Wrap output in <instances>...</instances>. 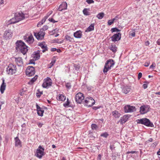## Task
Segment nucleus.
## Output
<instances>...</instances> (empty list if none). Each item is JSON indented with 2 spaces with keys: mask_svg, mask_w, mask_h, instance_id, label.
Here are the masks:
<instances>
[{
  "mask_svg": "<svg viewBox=\"0 0 160 160\" xmlns=\"http://www.w3.org/2000/svg\"><path fill=\"white\" fill-rule=\"evenodd\" d=\"M17 50L25 55L28 51V47L21 40H18L15 43Z\"/></svg>",
  "mask_w": 160,
  "mask_h": 160,
  "instance_id": "1",
  "label": "nucleus"
},
{
  "mask_svg": "<svg viewBox=\"0 0 160 160\" xmlns=\"http://www.w3.org/2000/svg\"><path fill=\"white\" fill-rule=\"evenodd\" d=\"M24 14L22 12H17L15 14L14 17L9 21V22L10 24H14L24 19Z\"/></svg>",
  "mask_w": 160,
  "mask_h": 160,
  "instance_id": "2",
  "label": "nucleus"
},
{
  "mask_svg": "<svg viewBox=\"0 0 160 160\" xmlns=\"http://www.w3.org/2000/svg\"><path fill=\"white\" fill-rule=\"evenodd\" d=\"M137 121L138 123L143 124L148 127H153L154 126L152 122H151L149 119L146 118L138 119L137 120Z\"/></svg>",
  "mask_w": 160,
  "mask_h": 160,
  "instance_id": "3",
  "label": "nucleus"
},
{
  "mask_svg": "<svg viewBox=\"0 0 160 160\" xmlns=\"http://www.w3.org/2000/svg\"><path fill=\"white\" fill-rule=\"evenodd\" d=\"M114 64V61L112 59H109L107 60L105 63L103 72L104 73L107 72L109 69H110L112 67Z\"/></svg>",
  "mask_w": 160,
  "mask_h": 160,
  "instance_id": "4",
  "label": "nucleus"
},
{
  "mask_svg": "<svg viewBox=\"0 0 160 160\" xmlns=\"http://www.w3.org/2000/svg\"><path fill=\"white\" fill-rule=\"evenodd\" d=\"M16 66L13 64H9L7 68V72L10 75H12L15 73L17 71Z\"/></svg>",
  "mask_w": 160,
  "mask_h": 160,
  "instance_id": "5",
  "label": "nucleus"
},
{
  "mask_svg": "<svg viewBox=\"0 0 160 160\" xmlns=\"http://www.w3.org/2000/svg\"><path fill=\"white\" fill-rule=\"evenodd\" d=\"M25 41L30 44H32L34 41V39L32 34L30 33H28L23 37Z\"/></svg>",
  "mask_w": 160,
  "mask_h": 160,
  "instance_id": "6",
  "label": "nucleus"
},
{
  "mask_svg": "<svg viewBox=\"0 0 160 160\" xmlns=\"http://www.w3.org/2000/svg\"><path fill=\"white\" fill-rule=\"evenodd\" d=\"M52 84V81L50 78L47 77L44 80L42 86L44 88H48L51 86Z\"/></svg>",
  "mask_w": 160,
  "mask_h": 160,
  "instance_id": "7",
  "label": "nucleus"
},
{
  "mask_svg": "<svg viewBox=\"0 0 160 160\" xmlns=\"http://www.w3.org/2000/svg\"><path fill=\"white\" fill-rule=\"evenodd\" d=\"M84 95L81 92H78L75 96V101L78 103H84Z\"/></svg>",
  "mask_w": 160,
  "mask_h": 160,
  "instance_id": "8",
  "label": "nucleus"
},
{
  "mask_svg": "<svg viewBox=\"0 0 160 160\" xmlns=\"http://www.w3.org/2000/svg\"><path fill=\"white\" fill-rule=\"evenodd\" d=\"M44 150L43 148H42L41 146H39L35 154V156L39 158H41L42 156L44 155Z\"/></svg>",
  "mask_w": 160,
  "mask_h": 160,
  "instance_id": "9",
  "label": "nucleus"
},
{
  "mask_svg": "<svg viewBox=\"0 0 160 160\" xmlns=\"http://www.w3.org/2000/svg\"><path fill=\"white\" fill-rule=\"evenodd\" d=\"M84 103L88 107H91L95 103L94 99L91 97H88L85 100Z\"/></svg>",
  "mask_w": 160,
  "mask_h": 160,
  "instance_id": "10",
  "label": "nucleus"
},
{
  "mask_svg": "<svg viewBox=\"0 0 160 160\" xmlns=\"http://www.w3.org/2000/svg\"><path fill=\"white\" fill-rule=\"evenodd\" d=\"M35 73V70L34 67L32 66H28L26 70V73L27 75L31 76Z\"/></svg>",
  "mask_w": 160,
  "mask_h": 160,
  "instance_id": "11",
  "label": "nucleus"
},
{
  "mask_svg": "<svg viewBox=\"0 0 160 160\" xmlns=\"http://www.w3.org/2000/svg\"><path fill=\"white\" fill-rule=\"evenodd\" d=\"M124 109L125 112H131L136 111L135 107L128 105L124 107Z\"/></svg>",
  "mask_w": 160,
  "mask_h": 160,
  "instance_id": "12",
  "label": "nucleus"
},
{
  "mask_svg": "<svg viewBox=\"0 0 160 160\" xmlns=\"http://www.w3.org/2000/svg\"><path fill=\"white\" fill-rule=\"evenodd\" d=\"M150 106L149 105H143L140 107V113L143 114L147 113L149 111Z\"/></svg>",
  "mask_w": 160,
  "mask_h": 160,
  "instance_id": "13",
  "label": "nucleus"
},
{
  "mask_svg": "<svg viewBox=\"0 0 160 160\" xmlns=\"http://www.w3.org/2000/svg\"><path fill=\"white\" fill-rule=\"evenodd\" d=\"M12 34L10 30H7L4 32L3 37L6 40L12 38Z\"/></svg>",
  "mask_w": 160,
  "mask_h": 160,
  "instance_id": "14",
  "label": "nucleus"
},
{
  "mask_svg": "<svg viewBox=\"0 0 160 160\" xmlns=\"http://www.w3.org/2000/svg\"><path fill=\"white\" fill-rule=\"evenodd\" d=\"M121 36V34L120 32H118L116 34H114L111 37L112 41L115 42L119 40Z\"/></svg>",
  "mask_w": 160,
  "mask_h": 160,
  "instance_id": "15",
  "label": "nucleus"
},
{
  "mask_svg": "<svg viewBox=\"0 0 160 160\" xmlns=\"http://www.w3.org/2000/svg\"><path fill=\"white\" fill-rule=\"evenodd\" d=\"M15 62L17 63L18 65L19 66H21L23 64V59L21 57H18L17 58H14Z\"/></svg>",
  "mask_w": 160,
  "mask_h": 160,
  "instance_id": "16",
  "label": "nucleus"
},
{
  "mask_svg": "<svg viewBox=\"0 0 160 160\" xmlns=\"http://www.w3.org/2000/svg\"><path fill=\"white\" fill-rule=\"evenodd\" d=\"M67 3L66 2H63L59 6L58 10L60 11H62L67 9Z\"/></svg>",
  "mask_w": 160,
  "mask_h": 160,
  "instance_id": "17",
  "label": "nucleus"
},
{
  "mask_svg": "<svg viewBox=\"0 0 160 160\" xmlns=\"http://www.w3.org/2000/svg\"><path fill=\"white\" fill-rule=\"evenodd\" d=\"M129 118V116L128 115H124L123 117L121 118L119 120V122L121 124H122L123 123L126 122Z\"/></svg>",
  "mask_w": 160,
  "mask_h": 160,
  "instance_id": "18",
  "label": "nucleus"
},
{
  "mask_svg": "<svg viewBox=\"0 0 160 160\" xmlns=\"http://www.w3.org/2000/svg\"><path fill=\"white\" fill-rule=\"evenodd\" d=\"M15 140V146L16 147H21L22 144L20 140L18 137L14 138Z\"/></svg>",
  "mask_w": 160,
  "mask_h": 160,
  "instance_id": "19",
  "label": "nucleus"
},
{
  "mask_svg": "<svg viewBox=\"0 0 160 160\" xmlns=\"http://www.w3.org/2000/svg\"><path fill=\"white\" fill-rule=\"evenodd\" d=\"M6 87V84L4 82V80L3 79L2 80V82L1 85L0 89L1 93H3Z\"/></svg>",
  "mask_w": 160,
  "mask_h": 160,
  "instance_id": "20",
  "label": "nucleus"
},
{
  "mask_svg": "<svg viewBox=\"0 0 160 160\" xmlns=\"http://www.w3.org/2000/svg\"><path fill=\"white\" fill-rule=\"evenodd\" d=\"M33 57L35 58L36 60H38L39 59L40 57V51L37 50L33 52Z\"/></svg>",
  "mask_w": 160,
  "mask_h": 160,
  "instance_id": "21",
  "label": "nucleus"
},
{
  "mask_svg": "<svg viewBox=\"0 0 160 160\" xmlns=\"http://www.w3.org/2000/svg\"><path fill=\"white\" fill-rule=\"evenodd\" d=\"M82 35V32L80 31H77L74 33V37L76 38H81Z\"/></svg>",
  "mask_w": 160,
  "mask_h": 160,
  "instance_id": "22",
  "label": "nucleus"
},
{
  "mask_svg": "<svg viewBox=\"0 0 160 160\" xmlns=\"http://www.w3.org/2000/svg\"><path fill=\"white\" fill-rule=\"evenodd\" d=\"M112 113V115L115 118H118L121 115V114L117 111H113Z\"/></svg>",
  "mask_w": 160,
  "mask_h": 160,
  "instance_id": "23",
  "label": "nucleus"
},
{
  "mask_svg": "<svg viewBox=\"0 0 160 160\" xmlns=\"http://www.w3.org/2000/svg\"><path fill=\"white\" fill-rule=\"evenodd\" d=\"M94 23H92L85 30V32H89L92 31L94 29Z\"/></svg>",
  "mask_w": 160,
  "mask_h": 160,
  "instance_id": "24",
  "label": "nucleus"
},
{
  "mask_svg": "<svg viewBox=\"0 0 160 160\" xmlns=\"http://www.w3.org/2000/svg\"><path fill=\"white\" fill-rule=\"evenodd\" d=\"M131 90L130 88L126 86L124 87L122 89V92L125 94H127L130 92Z\"/></svg>",
  "mask_w": 160,
  "mask_h": 160,
  "instance_id": "25",
  "label": "nucleus"
},
{
  "mask_svg": "<svg viewBox=\"0 0 160 160\" xmlns=\"http://www.w3.org/2000/svg\"><path fill=\"white\" fill-rule=\"evenodd\" d=\"M57 99L58 100L64 101L66 99V96L63 94H60L58 98H57Z\"/></svg>",
  "mask_w": 160,
  "mask_h": 160,
  "instance_id": "26",
  "label": "nucleus"
},
{
  "mask_svg": "<svg viewBox=\"0 0 160 160\" xmlns=\"http://www.w3.org/2000/svg\"><path fill=\"white\" fill-rule=\"evenodd\" d=\"M96 132H90L89 133L88 135L91 138H92L93 139L95 138V136H96Z\"/></svg>",
  "mask_w": 160,
  "mask_h": 160,
  "instance_id": "27",
  "label": "nucleus"
},
{
  "mask_svg": "<svg viewBox=\"0 0 160 160\" xmlns=\"http://www.w3.org/2000/svg\"><path fill=\"white\" fill-rule=\"evenodd\" d=\"M110 49L113 52H115L117 51V47L115 45H112L110 47Z\"/></svg>",
  "mask_w": 160,
  "mask_h": 160,
  "instance_id": "28",
  "label": "nucleus"
},
{
  "mask_svg": "<svg viewBox=\"0 0 160 160\" xmlns=\"http://www.w3.org/2000/svg\"><path fill=\"white\" fill-rule=\"evenodd\" d=\"M38 76L36 75L34 77L32 78L28 82L29 84H32L35 82L38 78Z\"/></svg>",
  "mask_w": 160,
  "mask_h": 160,
  "instance_id": "29",
  "label": "nucleus"
},
{
  "mask_svg": "<svg viewBox=\"0 0 160 160\" xmlns=\"http://www.w3.org/2000/svg\"><path fill=\"white\" fill-rule=\"evenodd\" d=\"M34 35L38 40H42L43 38H41V37L40 34V33L38 32L36 33L35 32H34Z\"/></svg>",
  "mask_w": 160,
  "mask_h": 160,
  "instance_id": "30",
  "label": "nucleus"
},
{
  "mask_svg": "<svg viewBox=\"0 0 160 160\" xmlns=\"http://www.w3.org/2000/svg\"><path fill=\"white\" fill-rule=\"evenodd\" d=\"M104 14L103 12H100L97 15V17L99 19H102L104 16Z\"/></svg>",
  "mask_w": 160,
  "mask_h": 160,
  "instance_id": "31",
  "label": "nucleus"
},
{
  "mask_svg": "<svg viewBox=\"0 0 160 160\" xmlns=\"http://www.w3.org/2000/svg\"><path fill=\"white\" fill-rule=\"evenodd\" d=\"M44 112V110L42 108L37 111L38 115L40 116H43Z\"/></svg>",
  "mask_w": 160,
  "mask_h": 160,
  "instance_id": "32",
  "label": "nucleus"
},
{
  "mask_svg": "<svg viewBox=\"0 0 160 160\" xmlns=\"http://www.w3.org/2000/svg\"><path fill=\"white\" fill-rule=\"evenodd\" d=\"M91 128L93 130L97 131L98 128V127L95 124H92L91 125Z\"/></svg>",
  "mask_w": 160,
  "mask_h": 160,
  "instance_id": "33",
  "label": "nucleus"
},
{
  "mask_svg": "<svg viewBox=\"0 0 160 160\" xmlns=\"http://www.w3.org/2000/svg\"><path fill=\"white\" fill-rule=\"evenodd\" d=\"M65 39L68 41L70 42H73V38H72L70 36L68 35H66L65 36Z\"/></svg>",
  "mask_w": 160,
  "mask_h": 160,
  "instance_id": "34",
  "label": "nucleus"
},
{
  "mask_svg": "<svg viewBox=\"0 0 160 160\" xmlns=\"http://www.w3.org/2000/svg\"><path fill=\"white\" fill-rule=\"evenodd\" d=\"M70 103V102L69 101L68 98H67V99L66 102L63 104V105L64 107H67L69 106V104Z\"/></svg>",
  "mask_w": 160,
  "mask_h": 160,
  "instance_id": "35",
  "label": "nucleus"
},
{
  "mask_svg": "<svg viewBox=\"0 0 160 160\" xmlns=\"http://www.w3.org/2000/svg\"><path fill=\"white\" fill-rule=\"evenodd\" d=\"M41 35V38H43L44 37V36L45 35V32H44L42 31V29H40V31L38 32Z\"/></svg>",
  "mask_w": 160,
  "mask_h": 160,
  "instance_id": "36",
  "label": "nucleus"
},
{
  "mask_svg": "<svg viewBox=\"0 0 160 160\" xmlns=\"http://www.w3.org/2000/svg\"><path fill=\"white\" fill-rule=\"evenodd\" d=\"M111 32H119L120 31V29H119L117 28H113L111 29Z\"/></svg>",
  "mask_w": 160,
  "mask_h": 160,
  "instance_id": "37",
  "label": "nucleus"
},
{
  "mask_svg": "<svg viewBox=\"0 0 160 160\" xmlns=\"http://www.w3.org/2000/svg\"><path fill=\"white\" fill-rule=\"evenodd\" d=\"M45 20L42 19V20L41 21L39 22L37 24V27H40L41 25L43 23L45 22Z\"/></svg>",
  "mask_w": 160,
  "mask_h": 160,
  "instance_id": "38",
  "label": "nucleus"
},
{
  "mask_svg": "<svg viewBox=\"0 0 160 160\" xmlns=\"http://www.w3.org/2000/svg\"><path fill=\"white\" fill-rule=\"evenodd\" d=\"M108 135H109L108 133L106 132L101 134L100 135L101 136L105 138H107Z\"/></svg>",
  "mask_w": 160,
  "mask_h": 160,
  "instance_id": "39",
  "label": "nucleus"
},
{
  "mask_svg": "<svg viewBox=\"0 0 160 160\" xmlns=\"http://www.w3.org/2000/svg\"><path fill=\"white\" fill-rule=\"evenodd\" d=\"M45 45V44H44L42 43H39L38 44V46H40L42 49H44V48H45V47L47 46L46 45Z\"/></svg>",
  "mask_w": 160,
  "mask_h": 160,
  "instance_id": "40",
  "label": "nucleus"
},
{
  "mask_svg": "<svg viewBox=\"0 0 160 160\" xmlns=\"http://www.w3.org/2000/svg\"><path fill=\"white\" fill-rule=\"evenodd\" d=\"M83 12L85 15H89V12L88 11L87 9L86 8H85L83 10Z\"/></svg>",
  "mask_w": 160,
  "mask_h": 160,
  "instance_id": "41",
  "label": "nucleus"
},
{
  "mask_svg": "<svg viewBox=\"0 0 160 160\" xmlns=\"http://www.w3.org/2000/svg\"><path fill=\"white\" fill-rule=\"evenodd\" d=\"M65 86L67 88L69 89H70L71 87V84L69 82L66 83L65 84Z\"/></svg>",
  "mask_w": 160,
  "mask_h": 160,
  "instance_id": "42",
  "label": "nucleus"
},
{
  "mask_svg": "<svg viewBox=\"0 0 160 160\" xmlns=\"http://www.w3.org/2000/svg\"><path fill=\"white\" fill-rule=\"evenodd\" d=\"M48 26L47 25H45L43 26L42 28H41V29H42V31H44L45 30H46L48 29Z\"/></svg>",
  "mask_w": 160,
  "mask_h": 160,
  "instance_id": "43",
  "label": "nucleus"
},
{
  "mask_svg": "<svg viewBox=\"0 0 160 160\" xmlns=\"http://www.w3.org/2000/svg\"><path fill=\"white\" fill-rule=\"evenodd\" d=\"M74 68H75V70H77V71H78L79 70V66L78 65H77V64H74Z\"/></svg>",
  "mask_w": 160,
  "mask_h": 160,
  "instance_id": "44",
  "label": "nucleus"
},
{
  "mask_svg": "<svg viewBox=\"0 0 160 160\" xmlns=\"http://www.w3.org/2000/svg\"><path fill=\"white\" fill-rule=\"evenodd\" d=\"M48 20L51 22H52L53 23H55L56 22H57L58 21H55L53 18H50L48 19Z\"/></svg>",
  "mask_w": 160,
  "mask_h": 160,
  "instance_id": "45",
  "label": "nucleus"
},
{
  "mask_svg": "<svg viewBox=\"0 0 160 160\" xmlns=\"http://www.w3.org/2000/svg\"><path fill=\"white\" fill-rule=\"evenodd\" d=\"M86 2L89 4L94 2V1L93 0H87Z\"/></svg>",
  "mask_w": 160,
  "mask_h": 160,
  "instance_id": "46",
  "label": "nucleus"
},
{
  "mask_svg": "<svg viewBox=\"0 0 160 160\" xmlns=\"http://www.w3.org/2000/svg\"><path fill=\"white\" fill-rule=\"evenodd\" d=\"M113 23V22L112 21V20H109L108 21V25H112Z\"/></svg>",
  "mask_w": 160,
  "mask_h": 160,
  "instance_id": "47",
  "label": "nucleus"
},
{
  "mask_svg": "<svg viewBox=\"0 0 160 160\" xmlns=\"http://www.w3.org/2000/svg\"><path fill=\"white\" fill-rule=\"evenodd\" d=\"M130 34L132 36V37H134L135 36V32H130Z\"/></svg>",
  "mask_w": 160,
  "mask_h": 160,
  "instance_id": "48",
  "label": "nucleus"
},
{
  "mask_svg": "<svg viewBox=\"0 0 160 160\" xmlns=\"http://www.w3.org/2000/svg\"><path fill=\"white\" fill-rule=\"evenodd\" d=\"M101 107V106H98V107H93L92 108L94 110H96L97 109H99Z\"/></svg>",
  "mask_w": 160,
  "mask_h": 160,
  "instance_id": "49",
  "label": "nucleus"
},
{
  "mask_svg": "<svg viewBox=\"0 0 160 160\" xmlns=\"http://www.w3.org/2000/svg\"><path fill=\"white\" fill-rule=\"evenodd\" d=\"M142 73L141 72H139L138 74V78L139 79L142 76Z\"/></svg>",
  "mask_w": 160,
  "mask_h": 160,
  "instance_id": "50",
  "label": "nucleus"
},
{
  "mask_svg": "<svg viewBox=\"0 0 160 160\" xmlns=\"http://www.w3.org/2000/svg\"><path fill=\"white\" fill-rule=\"evenodd\" d=\"M43 50L42 51V52H45L46 51H47L48 50V47H45V48H44V49H43Z\"/></svg>",
  "mask_w": 160,
  "mask_h": 160,
  "instance_id": "51",
  "label": "nucleus"
},
{
  "mask_svg": "<svg viewBox=\"0 0 160 160\" xmlns=\"http://www.w3.org/2000/svg\"><path fill=\"white\" fill-rule=\"evenodd\" d=\"M102 156L101 154L98 155L97 157V160H101Z\"/></svg>",
  "mask_w": 160,
  "mask_h": 160,
  "instance_id": "52",
  "label": "nucleus"
},
{
  "mask_svg": "<svg viewBox=\"0 0 160 160\" xmlns=\"http://www.w3.org/2000/svg\"><path fill=\"white\" fill-rule=\"evenodd\" d=\"M52 13V11H50L49 12H48L47 14V15L49 17L50 15H51Z\"/></svg>",
  "mask_w": 160,
  "mask_h": 160,
  "instance_id": "53",
  "label": "nucleus"
},
{
  "mask_svg": "<svg viewBox=\"0 0 160 160\" xmlns=\"http://www.w3.org/2000/svg\"><path fill=\"white\" fill-rule=\"evenodd\" d=\"M155 67V63L154 62H153L152 63V65H151L150 67V68H154Z\"/></svg>",
  "mask_w": 160,
  "mask_h": 160,
  "instance_id": "54",
  "label": "nucleus"
},
{
  "mask_svg": "<svg viewBox=\"0 0 160 160\" xmlns=\"http://www.w3.org/2000/svg\"><path fill=\"white\" fill-rule=\"evenodd\" d=\"M115 147H114L113 145H111L110 146V149L112 150H114L115 149Z\"/></svg>",
  "mask_w": 160,
  "mask_h": 160,
  "instance_id": "55",
  "label": "nucleus"
},
{
  "mask_svg": "<svg viewBox=\"0 0 160 160\" xmlns=\"http://www.w3.org/2000/svg\"><path fill=\"white\" fill-rule=\"evenodd\" d=\"M35 62L34 60H31L30 61V62L29 63V64H35Z\"/></svg>",
  "mask_w": 160,
  "mask_h": 160,
  "instance_id": "56",
  "label": "nucleus"
},
{
  "mask_svg": "<svg viewBox=\"0 0 160 160\" xmlns=\"http://www.w3.org/2000/svg\"><path fill=\"white\" fill-rule=\"evenodd\" d=\"M22 91H21L20 92V94L21 96H22L24 94L25 91H23L22 90Z\"/></svg>",
  "mask_w": 160,
  "mask_h": 160,
  "instance_id": "57",
  "label": "nucleus"
},
{
  "mask_svg": "<svg viewBox=\"0 0 160 160\" xmlns=\"http://www.w3.org/2000/svg\"><path fill=\"white\" fill-rule=\"evenodd\" d=\"M136 152V151H128L127 152V154H129V153H132V154H133V153H134L135 152Z\"/></svg>",
  "mask_w": 160,
  "mask_h": 160,
  "instance_id": "58",
  "label": "nucleus"
},
{
  "mask_svg": "<svg viewBox=\"0 0 160 160\" xmlns=\"http://www.w3.org/2000/svg\"><path fill=\"white\" fill-rule=\"evenodd\" d=\"M36 107H37V110H39V109H42L41 108H40V107L39 106L38 104H36Z\"/></svg>",
  "mask_w": 160,
  "mask_h": 160,
  "instance_id": "59",
  "label": "nucleus"
},
{
  "mask_svg": "<svg viewBox=\"0 0 160 160\" xmlns=\"http://www.w3.org/2000/svg\"><path fill=\"white\" fill-rule=\"evenodd\" d=\"M148 85L147 84H144L143 85V87L144 89H146L147 88Z\"/></svg>",
  "mask_w": 160,
  "mask_h": 160,
  "instance_id": "60",
  "label": "nucleus"
},
{
  "mask_svg": "<svg viewBox=\"0 0 160 160\" xmlns=\"http://www.w3.org/2000/svg\"><path fill=\"white\" fill-rule=\"evenodd\" d=\"M56 50H57V49L55 48H52L51 49V52H54V51H56Z\"/></svg>",
  "mask_w": 160,
  "mask_h": 160,
  "instance_id": "61",
  "label": "nucleus"
},
{
  "mask_svg": "<svg viewBox=\"0 0 160 160\" xmlns=\"http://www.w3.org/2000/svg\"><path fill=\"white\" fill-rule=\"evenodd\" d=\"M145 44L146 46H148L149 44V42L148 41H147L145 42Z\"/></svg>",
  "mask_w": 160,
  "mask_h": 160,
  "instance_id": "62",
  "label": "nucleus"
},
{
  "mask_svg": "<svg viewBox=\"0 0 160 160\" xmlns=\"http://www.w3.org/2000/svg\"><path fill=\"white\" fill-rule=\"evenodd\" d=\"M48 17L46 15L43 18V19L45 20V21L48 18Z\"/></svg>",
  "mask_w": 160,
  "mask_h": 160,
  "instance_id": "63",
  "label": "nucleus"
},
{
  "mask_svg": "<svg viewBox=\"0 0 160 160\" xmlns=\"http://www.w3.org/2000/svg\"><path fill=\"white\" fill-rule=\"evenodd\" d=\"M157 43L158 45H160V38L157 40Z\"/></svg>",
  "mask_w": 160,
  "mask_h": 160,
  "instance_id": "64",
  "label": "nucleus"
}]
</instances>
